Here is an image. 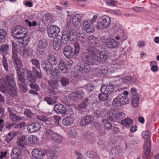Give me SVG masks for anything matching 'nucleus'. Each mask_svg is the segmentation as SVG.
<instances>
[{"label": "nucleus", "instance_id": "9", "mask_svg": "<svg viewBox=\"0 0 159 159\" xmlns=\"http://www.w3.org/2000/svg\"><path fill=\"white\" fill-rule=\"evenodd\" d=\"M125 116V114L124 113L116 111L115 110H112L109 112L108 119L111 121L115 122Z\"/></svg>", "mask_w": 159, "mask_h": 159}, {"label": "nucleus", "instance_id": "19", "mask_svg": "<svg viewBox=\"0 0 159 159\" xmlns=\"http://www.w3.org/2000/svg\"><path fill=\"white\" fill-rule=\"evenodd\" d=\"M94 120V118L93 116H86L83 117L80 124L81 125L84 126L91 123Z\"/></svg>", "mask_w": 159, "mask_h": 159}, {"label": "nucleus", "instance_id": "25", "mask_svg": "<svg viewBox=\"0 0 159 159\" xmlns=\"http://www.w3.org/2000/svg\"><path fill=\"white\" fill-rule=\"evenodd\" d=\"M89 44L95 47H98L100 44L98 39L93 36H91L89 38Z\"/></svg>", "mask_w": 159, "mask_h": 159}, {"label": "nucleus", "instance_id": "2", "mask_svg": "<svg viewBox=\"0 0 159 159\" xmlns=\"http://www.w3.org/2000/svg\"><path fill=\"white\" fill-rule=\"evenodd\" d=\"M88 51V52H84L81 54V58L86 64H93L98 58L100 51L96 48L92 47H89Z\"/></svg>", "mask_w": 159, "mask_h": 159}, {"label": "nucleus", "instance_id": "3", "mask_svg": "<svg viewBox=\"0 0 159 159\" xmlns=\"http://www.w3.org/2000/svg\"><path fill=\"white\" fill-rule=\"evenodd\" d=\"M43 138L46 140H52L58 144L61 143L62 141L61 136L50 129H45L43 134Z\"/></svg>", "mask_w": 159, "mask_h": 159}, {"label": "nucleus", "instance_id": "15", "mask_svg": "<svg viewBox=\"0 0 159 159\" xmlns=\"http://www.w3.org/2000/svg\"><path fill=\"white\" fill-rule=\"evenodd\" d=\"M84 29L87 33H92L94 31V28L93 23L90 20H85L83 23Z\"/></svg>", "mask_w": 159, "mask_h": 159}, {"label": "nucleus", "instance_id": "7", "mask_svg": "<svg viewBox=\"0 0 159 159\" xmlns=\"http://www.w3.org/2000/svg\"><path fill=\"white\" fill-rule=\"evenodd\" d=\"M9 47V45L3 44L0 47V53L2 54L3 56L2 61L3 66L7 71L8 70V65L6 56L8 53Z\"/></svg>", "mask_w": 159, "mask_h": 159}, {"label": "nucleus", "instance_id": "23", "mask_svg": "<svg viewBox=\"0 0 159 159\" xmlns=\"http://www.w3.org/2000/svg\"><path fill=\"white\" fill-rule=\"evenodd\" d=\"M81 21V17L80 15L76 14L73 16L72 20V23L76 28H78L80 26Z\"/></svg>", "mask_w": 159, "mask_h": 159}, {"label": "nucleus", "instance_id": "47", "mask_svg": "<svg viewBox=\"0 0 159 159\" xmlns=\"http://www.w3.org/2000/svg\"><path fill=\"white\" fill-rule=\"evenodd\" d=\"M29 142L32 144H35L39 142V139L35 135H31L28 138Z\"/></svg>", "mask_w": 159, "mask_h": 159}, {"label": "nucleus", "instance_id": "33", "mask_svg": "<svg viewBox=\"0 0 159 159\" xmlns=\"http://www.w3.org/2000/svg\"><path fill=\"white\" fill-rule=\"evenodd\" d=\"M81 72L78 68L77 70L74 71L71 74V78L74 80H77L81 78L82 75Z\"/></svg>", "mask_w": 159, "mask_h": 159}, {"label": "nucleus", "instance_id": "37", "mask_svg": "<svg viewBox=\"0 0 159 159\" xmlns=\"http://www.w3.org/2000/svg\"><path fill=\"white\" fill-rule=\"evenodd\" d=\"M122 151V148L120 146L113 147L110 150V155L111 156H115L121 152Z\"/></svg>", "mask_w": 159, "mask_h": 159}, {"label": "nucleus", "instance_id": "44", "mask_svg": "<svg viewBox=\"0 0 159 159\" xmlns=\"http://www.w3.org/2000/svg\"><path fill=\"white\" fill-rule=\"evenodd\" d=\"M109 98V95L105 92H102L98 95V98L101 101H104L107 100Z\"/></svg>", "mask_w": 159, "mask_h": 159}, {"label": "nucleus", "instance_id": "40", "mask_svg": "<svg viewBox=\"0 0 159 159\" xmlns=\"http://www.w3.org/2000/svg\"><path fill=\"white\" fill-rule=\"evenodd\" d=\"M27 137L25 136H22L16 142L17 145L22 147L26 143Z\"/></svg>", "mask_w": 159, "mask_h": 159}, {"label": "nucleus", "instance_id": "58", "mask_svg": "<svg viewBox=\"0 0 159 159\" xmlns=\"http://www.w3.org/2000/svg\"><path fill=\"white\" fill-rule=\"evenodd\" d=\"M104 126L107 129H111L112 128L111 124L109 122L107 119H105L103 120Z\"/></svg>", "mask_w": 159, "mask_h": 159}, {"label": "nucleus", "instance_id": "59", "mask_svg": "<svg viewBox=\"0 0 159 159\" xmlns=\"http://www.w3.org/2000/svg\"><path fill=\"white\" fill-rule=\"evenodd\" d=\"M70 39V38L69 36H66L64 37H61V39H59L61 40L62 44H65L67 43Z\"/></svg>", "mask_w": 159, "mask_h": 159}, {"label": "nucleus", "instance_id": "28", "mask_svg": "<svg viewBox=\"0 0 159 159\" xmlns=\"http://www.w3.org/2000/svg\"><path fill=\"white\" fill-rule=\"evenodd\" d=\"M102 26L106 29L108 28L110 26L111 21L109 17L107 16L104 15L102 17Z\"/></svg>", "mask_w": 159, "mask_h": 159}, {"label": "nucleus", "instance_id": "31", "mask_svg": "<svg viewBox=\"0 0 159 159\" xmlns=\"http://www.w3.org/2000/svg\"><path fill=\"white\" fill-rule=\"evenodd\" d=\"M47 159H57V152L53 150H51L47 152L46 153Z\"/></svg>", "mask_w": 159, "mask_h": 159}, {"label": "nucleus", "instance_id": "36", "mask_svg": "<svg viewBox=\"0 0 159 159\" xmlns=\"http://www.w3.org/2000/svg\"><path fill=\"white\" fill-rule=\"evenodd\" d=\"M139 95H134L132 96L131 104L134 107H137L139 105Z\"/></svg>", "mask_w": 159, "mask_h": 159}, {"label": "nucleus", "instance_id": "54", "mask_svg": "<svg viewBox=\"0 0 159 159\" xmlns=\"http://www.w3.org/2000/svg\"><path fill=\"white\" fill-rule=\"evenodd\" d=\"M75 50L74 52L75 55H77L79 52L80 48L79 43L77 42L75 43L74 44Z\"/></svg>", "mask_w": 159, "mask_h": 159}, {"label": "nucleus", "instance_id": "51", "mask_svg": "<svg viewBox=\"0 0 159 159\" xmlns=\"http://www.w3.org/2000/svg\"><path fill=\"white\" fill-rule=\"evenodd\" d=\"M13 61L17 66L16 69V71L17 70H19L22 66L23 64L21 61L20 59L19 58H18L16 59L13 60Z\"/></svg>", "mask_w": 159, "mask_h": 159}, {"label": "nucleus", "instance_id": "32", "mask_svg": "<svg viewBox=\"0 0 159 159\" xmlns=\"http://www.w3.org/2000/svg\"><path fill=\"white\" fill-rule=\"evenodd\" d=\"M12 43L13 47L12 52V58L13 60L19 58L18 56V50L19 49V48H20V47L17 46V45H16L17 47H16L15 45H14V42H12Z\"/></svg>", "mask_w": 159, "mask_h": 159}, {"label": "nucleus", "instance_id": "30", "mask_svg": "<svg viewBox=\"0 0 159 159\" xmlns=\"http://www.w3.org/2000/svg\"><path fill=\"white\" fill-rule=\"evenodd\" d=\"M121 102H120V98L117 97L115 98L113 101L112 106L116 109L119 110L121 108Z\"/></svg>", "mask_w": 159, "mask_h": 159}, {"label": "nucleus", "instance_id": "64", "mask_svg": "<svg viewBox=\"0 0 159 159\" xmlns=\"http://www.w3.org/2000/svg\"><path fill=\"white\" fill-rule=\"evenodd\" d=\"M27 129V131L29 133H32L35 132V130H34L33 123L28 125Z\"/></svg>", "mask_w": 159, "mask_h": 159}, {"label": "nucleus", "instance_id": "34", "mask_svg": "<svg viewBox=\"0 0 159 159\" xmlns=\"http://www.w3.org/2000/svg\"><path fill=\"white\" fill-rule=\"evenodd\" d=\"M74 121L73 116H68L63 120L62 123L65 126H69L72 124Z\"/></svg>", "mask_w": 159, "mask_h": 159}, {"label": "nucleus", "instance_id": "24", "mask_svg": "<svg viewBox=\"0 0 159 159\" xmlns=\"http://www.w3.org/2000/svg\"><path fill=\"white\" fill-rule=\"evenodd\" d=\"M43 69L45 70L47 73L50 74L52 70L53 69V65L48 62L43 61L41 64Z\"/></svg>", "mask_w": 159, "mask_h": 159}, {"label": "nucleus", "instance_id": "22", "mask_svg": "<svg viewBox=\"0 0 159 159\" xmlns=\"http://www.w3.org/2000/svg\"><path fill=\"white\" fill-rule=\"evenodd\" d=\"M114 90V86L111 84L107 85L103 84L101 86V91L102 92L106 93L108 94L113 91Z\"/></svg>", "mask_w": 159, "mask_h": 159}, {"label": "nucleus", "instance_id": "53", "mask_svg": "<svg viewBox=\"0 0 159 159\" xmlns=\"http://www.w3.org/2000/svg\"><path fill=\"white\" fill-rule=\"evenodd\" d=\"M9 117L11 120L13 122H16L21 119L20 117L12 113L10 114Z\"/></svg>", "mask_w": 159, "mask_h": 159}, {"label": "nucleus", "instance_id": "13", "mask_svg": "<svg viewBox=\"0 0 159 159\" xmlns=\"http://www.w3.org/2000/svg\"><path fill=\"white\" fill-rule=\"evenodd\" d=\"M48 45L46 40L43 39L38 42V47L36 53L37 54H44L43 49L46 48Z\"/></svg>", "mask_w": 159, "mask_h": 159}, {"label": "nucleus", "instance_id": "61", "mask_svg": "<svg viewBox=\"0 0 159 159\" xmlns=\"http://www.w3.org/2000/svg\"><path fill=\"white\" fill-rule=\"evenodd\" d=\"M150 136V133L148 131H144L142 133V136L144 139H148Z\"/></svg>", "mask_w": 159, "mask_h": 159}, {"label": "nucleus", "instance_id": "42", "mask_svg": "<svg viewBox=\"0 0 159 159\" xmlns=\"http://www.w3.org/2000/svg\"><path fill=\"white\" fill-rule=\"evenodd\" d=\"M43 20L44 22L47 24H50L53 21L52 17L48 14L45 15L43 17Z\"/></svg>", "mask_w": 159, "mask_h": 159}, {"label": "nucleus", "instance_id": "46", "mask_svg": "<svg viewBox=\"0 0 159 159\" xmlns=\"http://www.w3.org/2000/svg\"><path fill=\"white\" fill-rule=\"evenodd\" d=\"M89 99L88 98H85L82 102L78 106V107L79 109L81 108H85L87 106L89 103Z\"/></svg>", "mask_w": 159, "mask_h": 159}, {"label": "nucleus", "instance_id": "6", "mask_svg": "<svg viewBox=\"0 0 159 159\" xmlns=\"http://www.w3.org/2000/svg\"><path fill=\"white\" fill-rule=\"evenodd\" d=\"M84 96V93L81 91H76L72 92L69 94L68 96L69 100H66L67 97L64 98L66 100V102H68L69 100L75 102L80 101Z\"/></svg>", "mask_w": 159, "mask_h": 159}, {"label": "nucleus", "instance_id": "57", "mask_svg": "<svg viewBox=\"0 0 159 159\" xmlns=\"http://www.w3.org/2000/svg\"><path fill=\"white\" fill-rule=\"evenodd\" d=\"M24 114L27 117L30 118H33L34 116V114L30 110L28 109H25Z\"/></svg>", "mask_w": 159, "mask_h": 159}, {"label": "nucleus", "instance_id": "11", "mask_svg": "<svg viewBox=\"0 0 159 159\" xmlns=\"http://www.w3.org/2000/svg\"><path fill=\"white\" fill-rule=\"evenodd\" d=\"M47 33L50 38H55L60 31V28L55 25H51L47 28Z\"/></svg>", "mask_w": 159, "mask_h": 159}, {"label": "nucleus", "instance_id": "63", "mask_svg": "<svg viewBox=\"0 0 159 159\" xmlns=\"http://www.w3.org/2000/svg\"><path fill=\"white\" fill-rule=\"evenodd\" d=\"M132 79L130 76H127L123 79V81L126 84H129L132 81Z\"/></svg>", "mask_w": 159, "mask_h": 159}, {"label": "nucleus", "instance_id": "45", "mask_svg": "<svg viewBox=\"0 0 159 159\" xmlns=\"http://www.w3.org/2000/svg\"><path fill=\"white\" fill-rule=\"evenodd\" d=\"M84 137L86 139L91 141L94 138L95 135L93 133L87 131L84 133Z\"/></svg>", "mask_w": 159, "mask_h": 159}, {"label": "nucleus", "instance_id": "20", "mask_svg": "<svg viewBox=\"0 0 159 159\" xmlns=\"http://www.w3.org/2000/svg\"><path fill=\"white\" fill-rule=\"evenodd\" d=\"M108 52L106 51H103L100 52L96 61L100 62L101 63L105 61L108 58Z\"/></svg>", "mask_w": 159, "mask_h": 159}, {"label": "nucleus", "instance_id": "10", "mask_svg": "<svg viewBox=\"0 0 159 159\" xmlns=\"http://www.w3.org/2000/svg\"><path fill=\"white\" fill-rule=\"evenodd\" d=\"M33 50L29 47H22L20 48L19 53L25 58H29L33 55Z\"/></svg>", "mask_w": 159, "mask_h": 159}, {"label": "nucleus", "instance_id": "21", "mask_svg": "<svg viewBox=\"0 0 159 159\" xmlns=\"http://www.w3.org/2000/svg\"><path fill=\"white\" fill-rule=\"evenodd\" d=\"M54 111L57 114H61L64 115L66 111L65 107L61 104H57L55 105L54 107Z\"/></svg>", "mask_w": 159, "mask_h": 159}, {"label": "nucleus", "instance_id": "14", "mask_svg": "<svg viewBox=\"0 0 159 159\" xmlns=\"http://www.w3.org/2000/svg\"><path fill=\"white\" fill-rule=\"evenodd\" d=\"M63 54L65 57L68 58L73 57L75 53L73 52V47L70 45H66L64 48Z\"/></svg>", "mask_w": 159, "mask_h": 159}, {"label": "nucleus", "instance_id": "39", "mask_svg": "<svg viewBox=\"0 0 159 159\" xmlns=\"http://www.w3.org/2000/svg\"><path fill=\"white\" fill-rule=\"evenodd\" d=\"M48 62L51 63L53 66H55L57 64V61L55 57L52 55H48L47 57Z\"/></svg>", "mask_w": 159, "mask_h": 159}, {"label": "nucleus", "instance_id": "60", "mask_svg": "<svg viewBox=\"0 0 159 159\" xmlns=\"http://www.w3.org/2000/svg\"><path fill=\"white\" fill-rule=\"evenodd\" d=\"M60 82L63 86H65L69 83L68 79L65 77H62L60 80Z\"/></svg>", "mask_w": 159, "mask_h": 159}, {"label": "nucleus", "instance_id": "8", "mask_svg": "<svg viewBox=\"0 0 159 159\" xmlns=\"http://www.w3.org/2000/svg\"><path fill=\"white\" fill-rule=\"evenodd\" d=\"M20 72L22 74L25 82L27 84L34 83L36 80V79L33 76V75L30 72H29L27 70L23 69L21 71L20 70Z\"/></svg>", "mask_w": 159, "mask_h": 159}, {"label": "nucleus", "instance_id": "17", "mask_svg": "<svg viewBox=\"0 0 159 159\" xmlns=\"http://www.w3.org/2000/svg\"><path fill=\"white\" fill-rule=\"evenodd\" d=\"M22 149L20 148L16 147L13 148L11 153V156L14 159L20 158L22 154Z\"/></svg>", "mask_w": 159, "mask_h": 159}, {"label": "nucleus", "instance_id": "16", "mask_svg": "<svg viewBox=\"0 0 159 159\" xmlns=\"http://www.w3.org/2000/svg\"><path fill=\"white\" fill-rule=\"evenodd\" d=\"M33 157L36 159H43L45 156V152L41 149H35L32 152Z\"/></svg>", "mask_w": 159, "mask_h": 159}, {"label": "nucleus", "instance_id": "18", "mask_svg": "<svg viewBox=\"0 0 159 159\" xmlns=\"http://www.w3.org/2000/svg\"><path fill=\"white\" fill-rule=\"evenodd\" d=\"M150 141L149 140L146 141L144 144V153L143 157L145 158L148 156L151 151Z\"/></svg>", "mask_w": 159, "mask_h": 159}, {"label": "nucleus", "instance_id": "62", "mask_svg": "<svg viewBox=\"0 0 159 159\" xmlns=\"http://www.w3.org/2000/svg\"><path fill=\"white\" fill-rule=\"evenodd\" d=\"M39 120H40L44 122V123L48 125H51V123L49 121L48 118L45 116L43 117H41L39 118Z\"/></svg>", "mask_w": 159, "mask_h": 159}, {"label": "nucleus", "instance_id": "5", "mask_svg": "<svg viewBox=\"0 0 159 159\" xmlns=\"http://www.w3.org/2000/svg\"><path fill=\"white\" fill-rule=\"evenodd\" d=\"M27 31L25 28L20 25L16 26L12 31L13 37L17 39H20L26 36Z\"/></svg>", "mask_w": 159, "mask_h": 159}, {"label": "nucleus", "instance_id": "27", "mask_svg": "<svg viewBox=\"0 0 159 159\" xmlns=\"http://www.w3.org/2000/svg\"><path fill=\"white\" fill-rule=\"evenodd\" d=\"M92 65L93 64H86V65L84 66L83 67H82L81 66H78V68L80 71H81L82 75H84L91 70V68L90 66V65Z\"/></svg>", "mask_w": 159, "mask_h": 159}, {"label": "nucleus", "instance_id": "55", "mask_svg": "<svg viewBox=\"0 0 159 159\" xmlns=\"http://www.w3.org/2000/svg\"><path fill=\"white\" fill-rule=\"evenodd\" d=\"M120 102H121V104L125 105L129 103V98L126 96H122L120 98Z\"/></svg>", "mask_w": 159, "mask_h": 159}, {"label": "nucleus", "instance_id": "12", "mask_svg": "<svg viewBox=\"0 0 159 159\" xmlns=\"http://www.w3.org/2000/svg\"><path fill=\"white\" fill-rule=\"evenodd\" d=\"M17 74L18 76V83L20 89L22 92H25L27 90V88L26 87V85L25 83V80L23 77L24 76L23 75L22 76V74L20 72L19 69L17 70Z\"/></svg>", "mask_w": 159, "mask_h": 159}, {"label": "nucleus", "instance_id": "43", "mask_svg": "<svg viewBox=\"0 0 159 159\" xmlns=\"http://www.w3.org/2000/svg\"><path fill=\"white\" fill-rule=\"evenodd\" d=\"M6 31L4 29L0 30V43L5 41V38L7 36Z\"/></svg>", "mask_w": 159, "mask_h": 159}, {"label": "nucleus", "instance_id": "38", "mask_svg": "<svg viewBox=\"0 0 159 159\" xmlns=\"http://www.w3.org/2000/svg\"><path fill=\"white\" fill-rule=\"evenodd\" d=\"M49 86L53 89H57L59 85L57 81L56 80H50L48 81Z\"/></svg>", "mask_w": 159, "mask_h": 159}, {"label": "nucleus", "instance_id": "49", "mask_svg": "<svg viewBox=\"0 0 159 159\" xmlns=\"http://www.w3.org/2000/svg\"><path fill=\"white\" fill-rule=\"evenodd\" d=\"M33 73L34 75V77L36 79L37 78L40 79L41 78L42 74L41 71H39L37 70L35 67H32Z\"/></svg>", "mask_w": 159, "mask_h": 159}, {"label": "nucleus", "instance_id": "29", "mask_svg": "<svg viewBox=\"0 0 159 159\" xmlns=\"http://www.w3.org/2000/svg\"><path fill=\"white\" fill-rule=\"evenodd\" d=\"M58 68L60 71L64 73H66L68 71L64 61L62 60H61L59 62Z\"/></svg>", "mask_w": 159, "mask_h": 159}, {"label": "nucleus", "instance_id": "48", "mask_svg": "<svg viewBox=\"0 0 159 159\" xmlns=\"http://www.w3.org/2000/svg\"><path fill=\"white\" fill-rule=\"evenodd\" d=\"M68 36L72 40H74L77 37V34L76 31L74 30H72L69 31Z\"/></svg>", "mask_w": 159, "mask_h": 159}, {"label": "nucleus", "instance_id": "56", "mask_svg": "<svg viewBox=\"0 0 159 159\" xmlns=\"http://www.w3.org/2000/svg\"><path fill=\"white\" fill-rule=\"evenodd\" d=\"M84 88L87 91L91 92L94 89V86L92 83H89L84 86Z\"/></svg>", "mask_w": 159, "mask_h": 159}, {"label": "nucleus", "instance_id": "1", "mask_svg": "<svg viewBox=\"0 0 159 159\" xmlns=\"http://www.w3.org/2000/svg\"><path fill=\"white\" fill-rule=\"evenodd\" d=\"M16 84L14 76L9 74L5 78L0 79V91L8 94L11 97L16 96L17 93L15 88Z\"/></svg>", "mask_w": 159, "mask_h": 159}, {"label": "nucleus", "instance_id": "52", "mask_svg": "<svg viewBox=\"0 0 159 159\" xmlns=\"http://www.w3.org/2000/svg\"><path fill=\"white\" fill-rule=\"evenodd\" d=\"M30 61L32 64L34 66V67H35L36 69L39 68V60L37 59L33 58L30 60Z\"/></svg>", "mask_w": 159, "mask_h": 159}, {"label": "nucleus", "instance_id": "35", "mask_svg": "<svg viewBox=\"0 0 159 159\" xmlns=\"http://www.w3.org/2000/svg\"><path fill=\"white\" fill-rule=\"evenodd\" d=\"M62 44V43L59 39H55L53 43L54 48L57 51L59 50L61 48Z\"/></svg>", "mask_w": 159, "mask_h": 159}, {"label": "nucleus", "instance_id": "26", "mask_svg": "<svg viewBox=\"0 0 159 159\" xmlns=\"http://www.w3.org/2000/svg\"><path fill=\"white\" fill-rule=\"evenodd\" d=\"M48 93L50 94V96L54 103L57 102L58 98V92L54 89H48Z\"/></svg>", "mask_w": 159, "mask_h": 159}, {"label": "nucleus", "instance_id": "4", "mask_svg": "<svg viewBox=\"0 0 159 159\" xmlns=\"http://www.w3.org/2000/svg\"><path fill=\"white\" fill-rule=\"evenodd\" d=\"M100 39L104 43V47L107 48H115L117 47L118 45V42L108 36H102L100 37Z\"/></svg>", "mask_w": 159, "mask_h": 159}, {"label": "nucleus", "instance_id": "50", "mask_svg": "<svg viewBox=\"0 0 159 159\" xmlns=\"http://www.w3.org/2000/svg\"><path fill=\"white\" fill-rule=\"evenodd\" d=\"M123 66V62L122 61L117 60V63L113 66V67L116 70L119 69H120L122 68Z\"/></svg>", "mask_w": 159, "mask_h": 159}, {"label": "nucleus", "instance_id": "41", "mask_svg": "<svg viewBox=\"0 0 159 159\" xmlns=\"http://www.w3.org/2000/svg\"><path fill=\"white\" fill-rule=\"evenodd\" d=\"M121 124L122 125L125 126L126 127H130L133 123L132 120L128 118L125 119L121 121Z\"/></svg>", "mask_w": 159, "mask_h": 159}]
</instances>
